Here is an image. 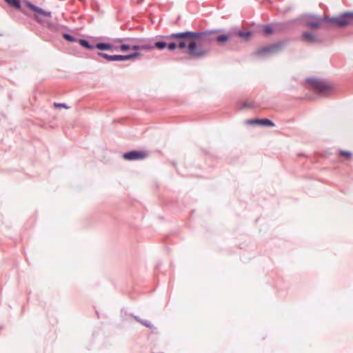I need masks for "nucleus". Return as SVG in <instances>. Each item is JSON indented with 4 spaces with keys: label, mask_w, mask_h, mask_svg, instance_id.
Returning a JSON list of instances; mask_svg holds the SVG:
<instances>
[{
    "label": "nucleus",
    "mask_w": 353,
    "mask_h": 353,
    "mask_svg": "<svg viewBox=\"0 0 353 353\" xmlns=\"http://www.w3.org/2000/svg\"><path fill=\"white\" fill-rule=\"evenodd\" d=\"M291 23L292 21L272 23L275 32H281L287 30L290 28Z\"/></svg>",
    "instance_id": "nucleus-9"
},
{
    "label": "nucleus",
    "mask_w": 353,
    "mask_h": 353,
    "mask_svg": "<svg viewBox=\"0 0 353 353\" xmlns=\"http://www.w3.org/2000/svg\"><path fill=\"white\" fill-rule=\"evenodd\" d=\"M232 34L231 32L228 34H221V35L215 37V41L222 43V42H225L229 39H232Z\"/></svg>",
    "instance_id": "nucleus-15"
},
{
    "label": "nucleus",
    "mask_w": 353,
    "mask_h": 353,
    "mask_svg": "<svg viewBox=\"0 0 353 353\" xmlns=\"http://www.w3.org/2000/svg\"><path fill=\"white\" fill-rule=\"evenodd\" d=\"M173 40H179L177 47L179 49H184L187 47V43L189 44L190 41L194 40V39H174Z\"/></svg>",
    "instance_id": "nucleus-13"
},
{
    "label": "nucleus",
    "mask_w": 353,
    "mask_h": 353,
    "mask_svg": "<svg viewBox=\"0 0 353 353\" xmlns=\"http://www.w3.org/2000/svg\"><path fill=\"white\" fill-rule=\"evenodd\" d=\"M263 32L265 34H268V35H270V34H272L273 33H274V26L272 23L270 24V25H265L263 26Z\"/></svg>",
    "instance_id": "nucleus-18"
},
{
    "label": "nucleus",
    "mask_w": 353,
    "mask_h": 353,
    "mask_svg": "<svg viewBox=\"0 0 353 353\" xmlns=\"http://www.w3.org/2000/svg\"><path fill=\"white\" fill-rule=\"evenodd\" d=\"M113 48H114V46H112L110 43H107L101 42V43H97L96 44V48H97L100 50H112Z\"/></svg>",
    "instance_id": "nucleus-14"
},
{
    "label": "nucleus",
    "mask_w": 353,
    "mask_h": 353,
    "mask_svg": "<svg viewBox=\"0 0 353 353\" xmlns=\"http://www.w3.org/2000/svg\"><path fill=\"white\" fill-rule=\"evenodd\" d=\"M134 319H136V321H138V322H139V320H141L139 316H134Z\"/></svg>",
    "instance_id": "nucleus-31"
},
{
    "label": "nucleus",
    "mask_w": 353,
    "mask_h": 353,
    "mask_svg": "<svg viewBox=\"0 0 353 353\" xmlns=\"http://www.w3.org/2000/svg\"><path fill=\"white\" fill-rule=\"evenodd\" d=\"M302 40L304 42L308 43H314L319 41V39L316 37V35L313 33H310L308 32H304L302 34Z\"/></svg>",
    "instance_id": "nucleus-10"
},
{
    "label": "nucleus",
    "mask_w": 353,
    "mask_h": 353,
    "mask_svg": "<svg viewBox=\"0 0 353 353\" xmlns=\"http://www.w3.org/2000/svg\"><path fill=\"white\" fill-rule=\"evenodd\" d=\"M339 16H337L338 17ZM334 18H336V17H332V18H329V17H325V18H317V17H312L308 20H307L305 21V25L307 27L311 28V29H313V30H316L318 28H320L321 23L323 22H330V23H334L336 24L337 26H338V23L334 21H332V19H334Z\"/></svg>",
    "instance_id": "nucleus-6"
},
{
    "label": "nucleus",
    "mask_w": 353,
    "mask_h": 353,
    "mask_svg": "<svg viewBox=\"0 0 353 353\" xmlns=\"http://www.w3.org/2000/svg\"><path fill=\"white\" fill-rule=\"evenodd\" d=\"M119 46H114L112 51H119Z\"/></svg>",
    "instance_id": "nucleus-30"
},
{
    "label": "nucleus",
    "mask_w": 353,
    "mask_h": 353,
    "mask_svg": "<svg viewBox=\"0 0 353 353\" xmlns=\"http://www.w3.org/2000/svg\"><path fill=\"white\" fill-rule=\"evenodd\" d=\"M139 322L148 328H153V325L148 320H139Z\"/></svg>",
    "instance_id": "nucleus-22"
},
{
    "label": "nucleus",
    "mask_w": 353,
    "mask_h": 353,
    "mask_svg": "<svg viewBox=\"0 0 353 353\" xmlns=\"http://www.w3.org/2000/svg\"><path fill=\"white\" fill-rule=\"evenodd\" d=\"M79 43L81 44V46L83 48L88 49V50H93L96 48V45L94 46L92 44H90V42L84 39H81L79 40Z\"/></svg>",
    "instance_id": "nucleus-16"
},
{
    "label": "nucleus",
    "mask_w": 353,
    "mask_h": 353,
    "mask_svg": "<svg viewBox=\"0 0 353 353\" xmlns=\"http://www.w3.org/2000/svg\"><path fill=\"white\" fill-rule=\"evenodd\" d=\"M63 37L65 40L70 41V42H74L77 41V39L74 36H72L70 34H68V33H64L63 34Z\"/></svg>",
    "instance_id": "nucleus-21"
},
{
    "label": "nucleus",
    "mask_w": 353,
    "mask_h": 353,
    "mask_svg": "<svg viewBox=\"0 0 353 353\" xmlns=\"http://www.w3.org/2000/svg\"><path fill=\"white\" fill-rule=\"evenodd\" d=\"M259 121H261V119H252V120L248 121V123L260 124Z\"/></svg>",
    "instance_id": "nucleus-29"
},
{
    "label": "nucleus",
    "mask_w": 353,
    "mask_h": 353,
    "mask_svg": "<svg viewBox=\"0 0 353 353\" xmlns=\"http://www.w3.org/2000/svg\"><path fill=\"white\" fill-rule=\"evenodd\" d=\"M307 82L310 84V87L317 91L319 94H322L326 91L331 90L330 84L323 80L316 79H307Z\"/></svg>",
    "instance_id": "nucleus-4"
},
{
    "label": "nucleus",
    "mask_w": 353,
    "mask_h": 353,
    "mask_svg": "<svg viewBox=\"0 0 353 353\" xmlns=\"http://www.w3.org/2000/svg\"><path fill=\"white\" fill-rule=\"evenodd\" d=\"M139 43L141 45V48L142 50H153V42L150 40H147L145 39H139L138 40Z\"/></svg>",
    "instance_id": "nucleus-11"
},
{
    "label": "nucleus",
    "mask_w": 353,
    "mask_h": 353,
    "mask_svg": "<svg viewBox=\"0 0 353 353\" xmlns=\"http://www.w3.org/2000/svg\"><path fill=\"white\" fill-rule=\"evenodd\" d=\"M332 20L336 22L339 27L353 25V12H346L341 13L338 17L332 19Z\"/></svg>",
    "instance_id": "nucleus-7"
},
{
    "label": "nucleus",
    "mask_w": 353,
    "mask_h": 353,
    "mask_svg": "<svg viewBox=\"0 0 353 353\" xmlns=\"http://www.w3.org/2000/svg\"><path fill=\"white\" fill-rule=\"evenodd\" d=\"M167 46V42L165 41H158L153 42V49L157 48L159 50H163Z\"/></svg>",
    "instance_id": "nucleus-17"
},
{
    "label": "nucleus",
    "mask_w": 353,
    "mask_h": 353,
    "mask_svg": "<svg viewBox=\"0 0 353 353\" xmlns=\"http://www.w3.org/2000/svg\"><path fill=\"white\" fill-rule=\"evenodd\" d=\"M131 49L136 50H142L139 43V44L133 45L132 46H131Z\"/></svg>",
    "instance_id": "nucleus-28"
},
{
    "label": "nucleus",
    "mask_w": 353,
    "mask_h": 353,
    "mask_svg": "<svg viewBox=\"0 0 353 353\" xmlns=\"http://www.w3.org/2000/svg\"><path fill=\"white\" fill-rule=\"evenodd\" d=\"M98 55L101 57H103L105 59L108 61H126L132 59L134 57H137L140 55L139 52H134L130 54L127 55H120V54H115V55H109L104 52H98Z\"/></svg>",
    "instance_id": "nucleus-5"
},
{
    "label": "nucleus",
    "mask_w": 353,
    "mask_h": 353,
    "mask_svg": "<svg viewBox=\"0 0 353 353\" xmlns=\"http://www.w3.org/2000/svg\"><path fill=\"white\" fill-rule=\"evenodd\" d=\"M10 6L21 10V4L19 0H5Z\"/></svg>",
    "instance_id": "nucleus-19"
},
{
    "label": "nucleus",
    "mask_w": 353,
    "mask_h": 353,
    "mask_svg": "<svg viewBox=\"0 0 353 353\" xmlns=\"http://www.w3.org/2000/svg\"><path fill=\"white\" fill-rule=\"evenodd\" d=\"M182 59H183L181 57H178L175 59L176 61H181Z\"/></svg>",
    "instance_id": "nucleus-32"
},
{
    "label": "nucleus",
    "mask_w": 353,
    "mask_h": 353,
    "mask_svg": "<svg viewBox=\"0 0 353 353\" xmlns=\"http://www.w3.org/2000/svg\"><path fill=\"white\" fill-rule=\"evenodd\" d=\"M232 37L238 36L239 37L243 39L245 41H247L251 35V32L250 31L243 32L240 30H235L232 32Z\"/></svg>",
    "instance_id": "nucleus-12"
},
{
    "label": "nucleus",
    "mask_w": 353,
    "mask_h": 353,
    "mask_svg": "<svg viewBox=\"0 0 353 353\" xmlns=\"http://www.w3.org/2000/svg\"><path fill=\"white\" fill-rule=\"evenodd\" d=\"M130 49H131V47L128 44H121L119 46V50L122 52L128 51Z\"/></svg>",
    "instance_id": "nucleus-24"
},
{
    "label": "nucleus",
    "mask_w": 353,
    "mask_h": 353,
    "mask_svg": "<svg viewBox=\"0 0 353 353\" xmlns=\"http://www.w3.org/2000/svg\"><path fill=\"white\" fill-rule=\"evenodd\" d=\"M339 154H340L341 156L346 157L347 159H350L351 157V156H352L351 152H347V151L341 150L339 152Z\"/></svg>",
    "instance_id": "nucleus-25"
},
{
    "label": "nucleus",
    "mask_w": 353,
    "mask_h": 353,
    "mask_svg": "<svg viewBox=\"0 0 353 353\" xmlns=\"http://www.w3.org/2000/svg\"><path fill=\"white\" fill-rule=\"evenodd\" d=\"M176 47H177L176 43H175L174 41L167 43L166 48H168V49L170 51L174 50L176 48Z\"/></svg>",
    "instance_id": "nucleus-23"
},
{
    "label": "nucleus",
    "mask_w": 353,
    "mask_h": 353,
    "mask_svg": "<svg viewBox=\"0 0 353 353\" xmlns=\"http://www.w3.org/2000/svg\"><path fill=\"white\" fill-rule=\"evenodd\" d=\"M260 121V124L265 126L273 127L274 126V123H273L271 120L268 119H261Z\"/></svg>",
    "instance_id": "nucleus-20"
},
{
    "label": "nucleus",
    "mask_w": 353,
    "mask_h": 353,
    "mask_svg": "<svg viewBox=\"0 0 353 353\" xmlns=\"http://www.w3.org/2000/svg\"><path fill=\"white\" fill-rule=\"evenodd\" d=\"M252 103L250 102L245 101L241 103V108H252Z\"/></svg>",
    "instance_id": "nucleus-26"
},
{
    "label": "nucleus",
    "mask_w": 353,
    "mask_h": 353,
    "mask_svg": "<svg viewBox=\"0 0 353 353\" xmlns=\"http://www.w3.org/2000/svg\"><path fill=\"white\" fill-rule=\"evenodd\" d=\"M285 46V41H281L275 43L263 46L257 50L254 54L257 56H265L269 54H274L281 51Z\"/></svg>",
    "instance_id": "nucleus-2"
},
{
    "label": "nucleus",
    "mask_w": 353,
    "mask_h": 353,
    "mask_svg": "<svg viewBox=\"0 0 353 353\" xmlns=\"http://www.w3.org/2000/svg\"><path fill=\"white\" fill-rule=\"evenodd\" d=\"M25 4L28 8H30V10H32V11L36 12V14H34V19L39 23H42L44 22V20L43 18H50L51 17L50 12H47L28 1L25 2Z\"/></svg>",
    "instance_id": "nucleus-3"
},
{
    "label": "nucleus",
    "mask_w": 353,
    "mask_h": 353,
    "mask_svg": "<svg viewBox=\"0 0 353 353\" xmlns=\"http://www.w3.org/2000/svg\"><path fill=\"white\" fill-rule=\"evenodd\" d=\"M220 31V30L204 32L185 31L163 35L162 38L166 41L174 39H194L190 41L188 45V53L194 58L200 59L210 53V48L208 46L215 41L214 34Z\"/></svg>",
    "instance_id": "nucleus-1"
},
{
    "label": "nucleus",
    "mask_w": 353,
    "mask_h": 353,
    "mask_svg": "<svg viewBox=\"0 0 353 353\" xmlns=\"http://www.w3.org/2000/svg\"><path fill=\"white\" fill-rule=\"evenodd\" d=\"M147 152L143 151L132 150L123 154V157L128 161L141 160L146 158Z\"/></svg>",
    "instance_id": "nucleus-8"
},
{
    "label": "nucleus",
    "mask_w": 353,
    "mask_h": 353,
    "mask_svg": "<svg viewBox=\"0 0 353 353\" xmlns=\"http://www.w3.org/2000/svg\"><path fill=\"white\" fill-rule=\"evenodd\" d=\"M54 105L55 107H59V108H68L65 103H54Z\"/></svg>",
    "instance_id": "nucleus-27"
}]
</instances>
